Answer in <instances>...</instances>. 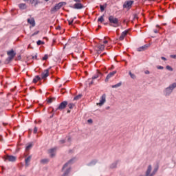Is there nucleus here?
Returning a JSON list of instances; mask_svg holds the SVG:
<instances>
[{"label": "nucleus", "mask_w": 176, "mask_h": 176, "mask_svg": "<svg viewBox=\"0 0 176 176\" xmlns=\"http://www.w3.org/2000/svg\"><path fill=\"white\" fill-rule=\"evenodd\" d=\"M109 21L110 23V25L111 27H119L120 25V23L119 22V19L112 15L109 16Z\"/></svg>", "instance_id": "1"}, {"label": "nucleus", "mask_w": 176, "mask_h": 176, "mask_svg": "<svg viewBox=\"0 0 176 176\" xmlns=\"http://www.w3.org/2000/svg\"><path fill=\"white\" fill-rule=\"evenodd\" d=\"M7 55L8 56L7 61H12L16 56V52H14V50H11L7 52Z\"/></svg>", "instance_id": "2"}, {"label": "nucleus", "mask_w": 176, "mask_h": 176, "mask_svg": "<svg viewBox=\"0 0 176 176\" xmlns=\"http://www.w3.org/2000/svg\"><path fill=\"white\" fill-rule=\"evenodd\" d=\"M101 76V73L98 72L96 74H95L92 78L88 79V82L89 83V86H91L94 83V79H98L99 77Z\"/></svg>", "instance_id": "3"}, {"label": "nucleus", "mask_w": 176, "mask_h": 176, "mask_svg": "<svg viewBox=\"0 0 176 176\" xmlns=\"http://www.w3.org/2000/svg\"><path fill=\"white\" fill-rule=\"evenodd\" d=\"M16 159L17 158L13 155H7L4 156L5 162H16Z\"/></svg>", "instance_id": "4"}, {"label": "nucleus", "mask_w": 176, "mask_h": 176, "mask_svg": "<svg viewBox=\"0 0 176 176\" xmlns=\"http://www.w3.org/2000/svg\"><path fill=\"white\" fill-rule=\"evenodd\" d=\"M133 3H134V1H125L123 4L124 9H131V6H133Z\"/></svg>", "instance_id": "5"}, {"label": "nucleus", "mask_w": 176, "mask_h": 176, "mask_svg": "<svg viewBox=\"0 0 176 176\" xmlns=\"http://www.w3.org/2000/svg\"><path fill=\"white\" fill-rule=\"evenodd\" d=\"M67 105H68V102H67V101L62 102L59 104V106L57 107L56 111L57 110L63 111V109H65V108L67 107Z\"/></svg>", "instance_id": "6"}, {"label": "nucleus", "mask_w": 176, "mask_h": 176, "mask_svg": "<svg viewBox=\"0 0 176 176\" xmlns=\"http://www.w3.org/2000/svg\"><path fill=\"white\" fill-rule=\"evenodd\" d=\"M106 98H107V96L105 94H103L101 96L100 102L97 103V105H99L100 107L104 105V104L105 103V101H106Z\"/></svg>", "instance_id": "7"}, {"label": "nucleus", "mask_w": 176, "mask_h": 176, "mask_svg": "<svg viewBox=\"0 0 176 176\" xmlns=\"http://www.w3.org/2000/svg\"><path fill=\"white\" fill-rule=\"evenodd\" d=\"M116 71H113L111 72H110L106 77L105 78V82H108L109 80V79H111V78H113V76H115V74H116Z\"/></svg>", "instance_id": "8"}, {"label": "nucleus", "mask_w": 176, "mask_h": 176, "mask_svg": "<svg viewBox=\"0 0 176 176\" xmlns=\"http://www.w3.org/2000/svg\"><path fill=\"white\" fill-rule=\"evenodd\" d=\"M49 76V69H45L41 74V79H46Z\"/></svg>", "instance_id": "9"}, {"label": "nucleus", "mask_w": 176, "mask_h": 176, "mask_svg": "<svg viewBox=\"0 0 176 176\" xmlns=\"http://www.w3.org/2000/svg\"><path fill=\"white\" fill-rule=\"evenodd\" d=\"M127 34H129V30H125V31L122 32L119 38V40L123 41L124 39V38H126V36H127Z\"/></svg>", "instance_id": "10"}, {"label": "nucleus", "mask_w": 176, "mask_h": 176, "mask_svg": "<svg viewBox=\"0 0 176 176\" xmlns=\"http://www.w3.org/2000/svg\"><path fill=\"white\" fill-rule=\"evenodd\" d=\"M74 9H83V4H82L80 2H77V3H75L74 5Z\"/></svg>", "instance_id": "11"}, {"label": "nucleus", "mask_w": 176, "mask_h": 176, "mask_svg": "<svg viewBox=\"0 0 176 176\" xmlns=\"http://www.w3.org/2000/svg\"><path fill=\"white\" fill-rule=\"evenodd\" d=\"M28 23L32 25V27H35V19L34 18L28 19Z\"/></svg>", "instance_id": "12"}, {"label": "nucleus", "mask_w": 176, "mask_h": 176, "mask_svg": "<svg viewBox=\"0 0 176 176\" xmlns=\"http://www.w3.org/2000/svg\"><path fill=\"white\" fill-rule=\"evenodd\" d=\"M149 47V45L148 44L144 45L139 48H138V52H144V50H146Z\"/></svg>", "instance_id": "13"}, {"label": "nucleus", "mask_w": 176, "mask_h": 176, "mask_svg": "<svg viewBox=\"0 0 176 176\" xmlns=\"http://www.w3.org/2000/svg\"><path fill=\"white\" fill-rule=\"evenodd\" d=\"M96 49L98 50V52L100 53V52H102L104 50V49H105V45H99L96 47Z\"/></svg>", "instance_id": "14"}, {"label": "nucleus", "mask_w": 176, "mask_h": 176, "mask_svg": "<svg viewBox=\"0 0 176 176\" xmlns=\"http://www.w3.org/2000/svg\"><path fill=\"white\" fill-rule=\"evenodd\" d=\"M32 157L30 155L26 159H25V163L26 167H28V166H30V162H31Z\"/></svg>", "instance_id": "15"}, {"label": "nucleus", "mask_w": 176, "mask_h": 176, "mask_svg": "<svg viewBox=\"0 0 176 176\" xmlns=\"http://www.w3.org/2000/svg\"><path fill=\"white\" fill-rule=\"evenodd\" d=\"M56 150L57 148H51L49 150V153L50 154L51 157H54V156L55 155L54 152H56Z\"/></svg>", "instance_id": "16"}, {"label": "nucleus", "mask_w": 176, "mask_h": 176, "mask_svg": "<svg viewBox=\"0 0 176 176\" xmlns=\"http://www.w3.org/2000/svg\"><path fill=\"white\" fill-rule=\"evenodd\" d=\"M42 78L39 76H36L33 79V83H38Z\"/></svg>", "instance_id": "17"}, {"label": "nucleus", "mask_w": 176, "mask_h": 176, "mask_svg": "<svg viewBox=\"0 0 176 176\" xmlns=\"http://www.w3.org/2000/svg\"><path fill=\"white\" fill-rule=\"evenodd\" d=\"M173 93V90L168 87L165 90L166 96H168L169 94H171Z\"/></svg>", "instance_id": "18"}, {"label": "nucleus", "mask_w": 176, "mask_h": 176, "mask_svg": "<svg viewBox=\"0 0 176 176\" xmlns=\"http://www.w3.org/2000/svg\"><path fill=\"white\" fill-rule=\"evenodd\" d=\"M59 9L60 8L58 7V6L56 5L54 8L51 9V12L54 13V12H57V10H59Z\"/></svg>", "instance_id": "19"}, {"label": "nucleus", "mask_w": 176, "mask_h": 176, "mask_svg": "<svg viewBox=\"0 0 176 176\" xmlns=\"http://www.w3.org/2000/svg\"><path fill=\"white\" fill-rule=\"evenodd\" d=\"M32 148V143H28L25 148V151L28 152V151H30Z\"/></svg>", "instance_id": "20"}, {"label": "nucleus", "mask_w": 176, "mask_h": 176, "mask_svg": "<svg viewBox=\"0 0 176 176\" xmlns=\"http://www.w3.org/2000/svg\"><path fill=\"white\" fill-rule=\"evenodd\" d=\"M151 171H152V166L151 165L148 166L146 175L149 176V174H151Z\"/></svg>", "instance_id": "21"}, {"label": "nucleus", "mask_w": 176, "mask_h": 176, "mask_svg": "<svg viewBox=\"0 0 176 176\" xmlns=\"http://www.w3.org/2000/svg\"><path fill=\"white\" fill-rule=\"evenodd\" d=\"M109 41H111V38H109V37H104V41H103V43L104 45H107V43H108Z\"/></svg>", "instance_id": "22"}, {"label": "nucleus", "mask_w": 176, "mask_h": 176, "mask_svg": "<svg viewBox=\"0 0 176 176\" xmlns=\"http://www.w3.org/2000/svg\"><path fill=\"white\" fill-rule=\"evenodd\" d=\"M120 86H122V82H119L118 84L112 85V88L113 89H116V87H120Z\"/></svg>", "instance_id": "23"}, {"label": "nucleus", "mask_w": 176, "mask_h": 176, "mask_svg": "<svg viewBox=\"0 0 176 176\" xmlns=\"http://www.w3.org/2000/svg\"><path fill=\"white\" fill-rule=\"evenodd\" d=\"M82 98V95H78L74 98V101H78V100H80Z\"/></svg>", "instance_id": "24"}, {"label": "nucleus", "mask_w": 176, "mask_h": 176, "mask_svg": "<svg viewBox=\"0 0 176 176\" xmlns=\"http://www.w3.org/2000/svg\"><path fill=\"white\" fill-rule=\"evenodd\" d=\"M41 163H42L43 164H46V163H49V160L48 159L41 160Z\"/></svg>", "instance_id": "25"}, {"label": "nucleus", "mask_w": 176, "mask_h": 176, "mask_svg": "<svg viewBox=\"0 0 176 176\" xmlns=\"http://www.w3.org/2000/svg\"><path fill=\"white\" fill-rule=\"evenodd\" d=\"M169 87L170 88V89L173 91V90H174V89H175V87H176V82H174V83H173L172 85H170V86H169Z\"/></svg>", "instance_id": "26"}, {"label": "nucleus", "mask_w": 176, "mask_h": 176, "mask_svg": "<svg viewBox=\"0 0 176 176\" xmlns=\"http://www.w3.org/2000/svg\"><path fill=\"white\" fill-rule=\"evenodd\" d=\"M100 11L104 12V10H105V8H107V5H103V6L100 5Z\"/></svg>", "instance_id": "27"}, {"label": "nucleus", "mask_w": 176, "mask_h": 176, "mask_svg": "<svg viewBox=\"0 0 176 176\" xmlns=\"http://www.w3.org/2000/svg\"><path fill=\"white\" fill-rule=\"evenodd\" d=\"M38 46L41 45H45V42L41 41V40H38L37 42H36Z\"/></svg>", "instance_id": "28"}, {"label": "nucleus", "mask_w": 176, "mask_h": 176, "mask_svg": "<svg viewBox=\"0 0 176 176\" xmlns=\"http://www.w3.org/2000/svg\"><path fill=\"white\" fill-rule=\"evenodd\" d=\"M74 107H75V104L74 103H69L68 104V107L69 108V109H73Z\"/></svg>", "instance_id": "29"}, {"label": "nucleus", "mask_w": 176, "mask_h": 176, "mask_svg": "<svg viewBox=\"0 0 176 176\" xmlns=\"http://www.w3.org/2000/svg\"><path fill=\"white\" fill-rule=\"evenodd\" d=\"M98 21H99L100 23H102V21H104V16H101L98 18Z\"/></svg>", "instance_id": "30"}, {"label": "nucleus", "mask_w": 176, "mask_h": 176, "mask_svg": "<svg viewBox=\"0 0 176 176\" xmlns=\"http://www.w3.org/2000/svg\"><path fill=\"white\" fill-rule=\"evenodd\" d=\"M129 75L132 79H135V75L133 74L131 72H129Z\"/></svg>", "instance_id": "31"}, {"label": "nucleus", "mask_w": 176, "mask_h": 176, "mask_svg": "<svg viewBox=\"0 0 176 176\" xmlns=\"http://www.w3.org/2000/svg\"><path fill=\"white\" fill-rule=\"evenodd\" d=\"M54 100H56V98H50V99H48L47 102L52 103L54 101Z\"/></svg>", "instance_id": "32"}, {"label": "nucleus", "mask_w": 176, "mask_h": 176, "mask_svg": "<svg viewBox=\"0 0 176 176\" xmlns=\"http://www.w3.org/2000/svg\"><path fill=\"white\" fill-rule=\"evenodd\" d=\"M157 171V168H156L155 169H154L153 172L152 173V174L150 175V176H153L155 175V174H156V172Z\"/></svg>", "instance_id": "33"}, {"label": "nucleus", "mask_w": 176, "mask_h": 176, "mask_svg": "<svg viewBox=\"0 0 176 176\" xmlns=\"http://www.w3.org/2000/svg\"><path fill=\"white\" fill-rule=\"evenodd\" d=\"M166 69H168V71H173V67H171L170 65H167Z\"/></svg>", "instance_id": "34"}, {"label": "nucleus", "mask_w": 176, "mask_h": 176, "mask_svg": "<svg viewBox=\"0 0 176 176\" xmlns=\"http://www.w3.org/2000/svg\"><path fill=\"white\" fill-rule=\"evenodd\" d=\"M33 133H34V134H36V133H38V128L37 127L34 128Z\"/></svg>", "instance_id": "35"}, {"label": "nucleus", "mask_w": 176, "mask_h": 176, "mask_svg": "<svg viewBox=\"0 0 176 176\" xmlns=\"http://www.w3.org/2000/svg\"><path fill=\"white\" fill-rule=\"evenodd\" d=\"M56 6L58 7L59 9H61V7L63 6V3H59L56 4Z\"/></svg>", "instance_id": "36"}, {"label": "nucleus", "mask_w": 176, "mask_h": 176, "mask_svg": "<svg viewBox=\"0 0 176 176\" xmlns=\"http://www.w3.org/2000/svg\"><path fill=\"white\" fill-rule=\"evenodd\" d=\"M30 58H32L33 60H37L38 56H36V55L32 56H30Z\"/></svg>", "instance_id": "37"}, {"label": "nucleus", "mask_w": 176, "mask_h": 176, "mask_svg": "<svg viewBox=\"0 0 176 176\" xmlns=\"http://www.w3.org/2000/svg\"><path fill=\"white\" fill-rule=\"evenodd\" d=\"M49 58V56L47 55H45L44 57H43V60H47Z\"/></svg>", "instance_id": "38"}, {"label": "nucleus", "mask_w": 176, "mask_h": 176, "mask_svg": "<svg viewBox=\"0 0 176 176\" xmlns=\"http://www.w3.org/2000/svg\"><path fill=\"white\" fill-rule=\"evenodd\" d=\"M72 23H74V20L69 21V25H72Z\"/></svg>", "instance_id": "39"}, {"label": "nucleus", "mask_w": 176, "mask_h": 176, "mask_svg": "<svg viewBox=\"0 0 176 176\" xmlns=\"http://www.w3.org/2000/svg\"><path fill=\"white\" fill-rule=\"evenodd\" d=\"M162 60H164V61H166L167 58H166L164 56L161 57Z\"/></svg>", "instance_id": "40"}, {"label": "nucleus", "mask_w": 176, "mask_h": 176, "mask_svg": "<svg viewBox=\"0 0 176 176\" xmlns=\"http://www.w3.org/2000/svg\"><path fill=\"white\" fill-rule=\"evenodd\" d=\"M157 69H163V66H158Z\"/></svg>", "instance_id": "41"}, {"label": "nucleus", "mask_w": 176, "mask_h": 176, "mask_svg": "<svg viewBox=\"0 0 176 176\" xmlns=\"http://www.w3.org/2000/svg\"><path fill=\"white\" fill-rule=\"evenodd\" d=\"M171 58H176V55H170Z\"/></svg>", "instance_id": "42"}, {"label": "nucleus", "mask_w": 176, "mask_h": 176, "mask_svg": "<svg viewBox=\"0 0 176 176\" xmlns=\"http://www.w3.org/2000/svg\"><path fill=\"white\" fill-rule=\"evenodd\" d=\"M88 123H93V120L91 119L88 120Z\"/></svg>", "instance_id": "43"}, {"label": "nucleus", "mask_w": 176, "mask_h": 176, "mask_svg": "<svg viewBox=\"0 0 176 176\" xmlns=\"http://www.w3.org/2000/svg\"><path fill=\"white\" fill-rule=\"evenodd\" d=\"M37 34H39V31H37L33 34V35H37Z\"/></svg>", "instance_id": "44"}, {"label": "nucleus", "mask_w": 176, "mask_h": 176, "mask_svg": "<svg viewBox=\"0 0 176 176\" xmlns=\"http://www.w3.org/2000/svg\"><path fill=\"white\" fill-rule=\"evenodd\" d=\"M74 2H80V0H74Z\"/></svg>", "instance_id": "45"}, {"label": "nucleus", "mask_w": 176, "mask_h": 176, "mask_svg": "<svg viewBox=\"0 0 176 176\" xmlns=\"http://www.w3.org/2000/svg\"><path fill=\"white\" fill-rule=\"evenodd\" d=\"M22 6H23V4H20V5H19L20 9H21Z\"/></svg>", "instance_id": "46"}, {"label": "nucleus", "mask_w": 176, "mask_h": 176, "mask_svg": "<svg viewBox=\"0 0 176 176\" xmlns=\"http://www.w3.org/2000/svg\"><path fill=\"white\" fill-rule=\"evenodd\" d=\"M60 142H61L62 144H64V143L65 142V141L61 140Z\"/></svg>", "instance_id": "47"}, {"label": "nucleus", "mask_w": 176, "mask_h": 176, "mask_svg": "<svg viewBox=\"0 0 176 176\" xmlns=\"http://www.w3.org/2000/svg\"><path fill=\"white\" fill-rule=\"evenodd\" d=\"M154 32L155 34H157V30H154Z\"/></svg>", "instance_id": "48"}, {"label": "nucleus", "mask_w": 176, "mask_h": 176, "mask_svg": "<svg viewBox=\"0 0 176 176\" xmlns=\"http://www.w3.org/2000/svg\"><path fill=\"white\" fill-rule=\"evenodd\" d=\"M71 113V110H68L67 113Z\"/></svg>", "instance_id": "49"}, {"label": "nucleus", "mask_w": 176, "mask_h": 176, "mask_svg": "<svg viewBox=\"0 0 176 176\" xmlns=\"http://www.w3.org/2000/svg\"><path fill=\"white\" fill-rule=\"evenodd\" d=\"M68 141H71V138H68Z\"/></svg>", "instance_id": "50"}, {"label": "nucleus", "mask_w": 176, "mask_h": 176, "mask_svg": "<svg viewBox=\"0 0 176 176\" xmlns=\"http://www.w3.org/2000/svg\"><path fill=\"white\" fill-rule=\"evenodd\" d=\"M63 90H64V89H61V91H60V92L62 93V94H63L64 92H63Z\"/></svg>", "instance_id": "51"}, {"label": "nucleus", "mask_w": 176, "mask_h": 176, "mask_svg": "<svg viewBox=\"0 0 176 176\" xmlns=\"http://www.w3.org/2000/svg\"><path fill=\"white\" fill-rule=\"evenodd\" d=\"M146 74H149V72H146Z\"/></svg>", "instance_id": "52"}, {"label": "nucleus", "mask_w": 176, "mask_h": 176, "mask_svg": "<svg viewBox=\"0 0 176 176\" xmlns=\"http://www.w3.org/2000/svg\"><path fill=\"white\" fill-rule=\"evenodd\" d=\"M44 1H45V2H47V1H49V0H44Z\"/></svg>", "instance_id": "53"}, {"label": "nucleus", "mask_w": 176, "mask_h": 176, "mask_svg": "<svg viewBox=\"0 0 176 176\" xmlns=\"http://www.w3.org/2000/svg\"><path fill=\"white\" fill-rule=\"evenodd\" d=\"M2 61L0 60V64H1Z\"/></svg>", "instance_id": "54"}, {"label": "nucleus", "mask_w": 176, "mask_h": 176, "mask_svg": "<svg viewBox=\"0 0 176 176\" xmlns=\"http://www.w3.org/2000/svg\"><path fill=\"white\" fill-rule=\"evenodd\" d=\"M148 1H155V0H148Z\"/></svg>", "instance_id": "55"}, {"label": "nucleus", "mask_w": 176, "mask_h": 176, "mask_svg": "<svg viewBox=\"0 0 176 176\" xmlns=\"http://www.w3.org/2000/svg\"><path fill=\"white\" fill-rule=\"evenodd\" d=\"M23 8H24V4L23 5Z\"/></svg>", "instance_id": "56"}]
</instances>
